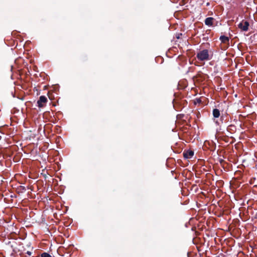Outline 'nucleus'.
<instances>
[{"instance_id":"0eeeda50","label":"nucleus","mask_w":257,"mask_h":257,"mask_svg":"<svg viewBox=\"0 0 257 257\" xmlns=\"http://www.w3.org/2000/svg\"><path fill=\"white\" fill-rule=\"evenodd\" d=\"M212 114L214 118H218L220 115V112L219 109L214 108L212 111Z\"/></svg>"},{"instance_id":"f03ea898","label":"nucleus","mask_w":257,"mask_h":257,"mask_svg":"<svg viewBox=\"0 0 257 257\" xmlns=\"http://www.w3.org/2000/svg\"><path fill=\"white\" fill-rule=\"evenodd\" d=\"M249 24L248 22L242 20L238 25V28L242 31H247Z\"/></svg>"},{"instance_id":"ddd939ff","label":"nucleus","mask_w":257,"mask_h":257,"mask_svg":"<svg viewBox=\"0 0 257 257\" xmlns=\"http://www.w3.org/2000/svg\"><path fill=\"white\" fill-rule=\"evenodd\" d=\"M197 102L198 103H200V102H201V100L199 99H197Z\"/></svg>"},{"instance_id":"6e6552de","label":"nucleus","mask_w":257,"mask_h":257,"mask_svg":"<svg viewBox=\"0 0 257 257\" xmlns=\"http://www.w3.org/2000/svg\"><path fill=\"white\" fill-rule=\"evenodd\" d=\"M236 127L233 124H230L229 126H228L227 128V130L228 132L230 133H232L235 131Z\"/></svg>"},{"instance_id":"f8f14e48","label":"nucleus","mask_w":257,"mask_h":257,"mask_svg":"<svg viewBox=\"0 0 257 257\" xmlns=\"http://www.w3.org/2000/svg\"><path fill=\"white\" fill-rule=\"evenodd\" d=\"M215 123L217 124V125H219L220 124V122H218V121H215Z\"/></svg>"},{"instance_id":"9d476101","label":"nucleus","mask_w":257,"mask_h":257,"mask_svg":"<svg viewBox=\"0 0 257 257\" xmlns=\"http://www.w3.org/2000/svg\"><path fill=\"white\" fill-rule=\"evenodd\" d=\"M224 120V116L223 115H221L220 117V121L222 123L223 122Z\"/></svg>"},{"instance_id":"1a4fd4ad","label":"nucleus","mask_w":257,"mask_h":257,"mask_svg":"<svg viewBox=\"0 0 257 257\" xmlns=\"http://www.w3.org/2000/svg\"><path fill=\"white\" fill-rule=\"evenodd\" d=\"M41 257H52L50 254L47 252H43L41 254Z\"/></svg>"},{"instance_id":"f257e3e1","label":"nucleus","mask_w":257,"mask_h":257,"mask_svg":"<svg viewBox=\"0 0 257 257\" xmlns=\"http://www.w3.org/2000/svg\"><path fill=\"white\" fill-rule=\"evenodd\" d=\"M197 58L201 61L209 60L211 59L210 57L209 51L207 49H204L197 53Z\"/></svg>"},{"instance_id":"39448f33","label":"nucleus","mask_w":257,"mask_h":257,"mask_svg":"<svg viewBox=\"0 0 257 257\" xmlns=\"http://www.w3.org/2000/svg\"><path fill=\"white\" fill-rule=\"evenodd\" d=\"M194 155V152L191 150H185L183 152V156L185 159H190Z\"/></svg>"},{"instance_id":"7ed1b4c3","label":"nucleus","mask_w":257,"mask_h":257,"mask_svg":"<svg viewBox=\"0 0 257 257\" xmlns=\"http://www.w3.org/2000/svg\"><path fill=\"white\" fill-rule=\"evenodd\" d=\"M48 101L47 98L46 96L42 95L39 97V100L37 101L38 106L39 107H43Z\"/></svg>"},{"instance_id":"9b49d317","label":"nucleus","mask_w":257,"mask_h":257,"mask_svg":"<svg viewBox=\"0 0 257 257\" xmlns=\"http://www.w3.org/2000/svg\"><path fill=\"white\" fill-rule=\"evenodd\" d=\"M26 253L29 255H31L32 253V252L30 251H27Z\"/></svg>"},{"instance_id":"423d86ee","label":"nucleus","mask_w":257,"mask_h":257,"mask_svg":"<svg viewBox=\"0 0 257 257\" xmlns=\"http://www.w3.org/2000/svg\"><path fill=\"white\" fill-rule=\"evenodd\" d=\"M214 21V18L212 17L207 18L204 21L205 24L207 26H212L213 25V21Z\"/></svg>"},{"instance_id":"20e7f679","label":"nucleus","mask_w":257,"mask_h":257,"mask_svg":"<svg viewBox=\"0 0 257 257\" xmlns=\"http://www.w3.org/2000/svg\"><path fill=\"white\" fill-rule=\"evenodd\" d=\"M219 39L221 43L224 45L223 49H227L228 47L229 44V38L228 37L225 36H221Z\"/></svg>"}]
</instances>
